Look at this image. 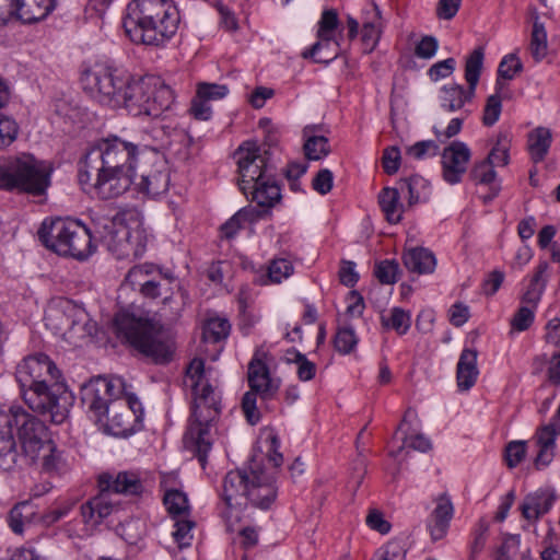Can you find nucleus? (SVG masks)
Masks as SVG:
<instances>
[{
    "label": "nucleus",
    "instance_id": "obj_33",
    "mask_svg": "<svg viewBox=\"0 0 560 560\" xmlns=\"http://www.w3.org/2000/svg\"><path fill=\"white\" fill-rule=\"evenodd\" d=\"M319 126L308 125L303 129L304 152L308 160H320L327 156L330 152L328 139L318 135Z\"/></svg>",
    "mask_w": 560,
    "mask_h": 560
},
{
    "label": "nucleus",
    "instance_id": "obj_6",
    "mask_svg": "<svg viewBox=\"0 0 560 560\" xmlns=\"http://www.w3.org/2000/svg\"><path fill=\"white\" fill-rule=\"evenodd\" d=\"M114 326L119 338L154 362L165 363L172 359L175 343L159 322L120 312L114 318Z\"/></svg>",
    "mask_w": 560,
    "mask_h": 560
},
{
    "label": "nucleus",
    "instance_id": "obj_38",
    "mask_svg": "<svg viewBox=\"0 0 560 560\" xmlns=\"http://www.w3.org/2000/svg\"><path fill=\"white\" fill-rule=\"evenodd\" d=\"M399 188L401 191H407L408 203L413 206L419 202H424L430 197L429 182L420 175H412L408 178H404L399 182Z\"/></svg>",
    "mask_w": 560,
    "mask_h": 560
},
{
    "label": "nucleus",
    "instance_id": "obj_14",
    "mask_svg": "<svg viewBox=\"0 0 560 560\" xmlns=\"http://www.w3.org/2000/svg\"><path fill=\"white\" fill-rule=\"evenodd\" d=\"M139 215L135 210H126L113 217L97 215L93 220L96 237L117 259L128 258V252L131 250L128 245L131 233L129 219H138Z\"/></svg>",
    "mask_w": 560,
    "mask_h": 560
},
{
    "label": "nucleus",
    "instance_id": "obj_24",
    "mask_svg": "<svg viewBox=\"0 0 560 560\" xmlns=\"http://www.w3.org/2000/svg\"><path fill=\"white\" fill-rule=\"evenodd\" d=\"M435 508L431 514L429 529L433 540L443 538L450 526V522L454 514V506L451 498L443 493L435 500Z\"/></svg>",
    "mask_w": 560,
    "mask_h": 560
},
{
    "label": "nucleus",
    "instance_id": "obj_8",
    "mask_svg": "<svg viewBox=\"0 0 560 560\" xmlns=\"http://www.w3.org/2000/svg\"><path fill=\"white\" fill-rule=\"evenodd\" d=\"M49 177L50 174L43 162L33 155H23L0 167V188L40 196L50 184Z\"/></svg>",
    "mask_w": 560,
    "mask_h": 560
},
{
    "label": "nucleus",
    "instance_id": "obj_15",
    "mask_svg": "<svg viewBox=\"0 0 560 560\" xmlns=\"http://www.w3.org/2000/svg\"><path fill=\"white\" fill-rule=\"evenodd\" d=\"M267 151L256 141H245L235 152L240 174V188L248 196L249 187L271 176L272 168L268 164Z\"/></svg>",
    "mask_w": 560,
    "mask_h": 560
},
{
    "label": "nucleus",
    "instance_id": "obj_60",
    "mask_svg": "<svg viewBox=\"0 0 560 560\" xmlns=\"http://www.w3.org/2000/svg\"><path fill=\"white\" fill-rule=\"evenodd\" d=\"M174 526L175 530L173 532V537L178 544V547L184 548L189 546L192 539L191 529L194 527V522L178 517L176 518Z\"/></svg>",
    "mask_w": 560,
    "mask_h": 560
},
{
    "label": "nucleus",
    "instance_id": "obj_16",
    "mask_svg": "<svg viewBox=\"0 0 560 560\" xmlns=\"http://www.w3.org/2000/svg\"><path fill=\"white\" fill-rule=\"evenodd\" d=\"M483 48L478 47L474 49L467 57L465 62V79L468 83V89L465 90L463 85L450 84L442 89V107L455 112L460 109L466 102L471 101L475 95V90L479 81L483 65Z\"/></svg>",
    "mask_w": 560,
    "mask_h": 560
},
{
    "label": "nucleus",
    "instance_id": "obj_44",
    "mask_svg": "<svg viewBox=\"0 0 560 560\" xmlns=\"http://www.w3.org/2000/svg\"><path fill=\"white\" fill-rule=\"evenodd\" d=\"M173 281V277L161 271V277H153V279L148 280V283H145L139 291L145 298L156 299L163 293L167 294L171 291V284Z\"/></svg>",
    "mask_w": 560,
    "mask_h": 560
},
{
    "label": "nucleus",
    "instance_id": "obj_11",
    "mask_svg": "<svg viewBox=\"0 0 560 560\" xmlns=\"http://www.w3.org/2000/svg\"><path fill=\"white\" fill-rule=\"evenodd\" d=\"M135 172L106 170L96 165H79L78 178L82 189L94 191L101 199H113L125 194L133 184Z\"/></svg>",
    "mask_w": 560,
    "mask_h": 560
},
{
    "label": "nucleus",
    "instance_id": "obj_39",
    "mask_svg": "<svg viewBox=\"0 0 560 560\" xmlns=\"http://www.w3.org/2000/svg\"><path fill=\"white\" fill-rule=\"evenodd\" d=\"M551 132L548 128L538 127L528 135V151L532 160L538 163L545 159L551 144Z\"/></svg>",
    "mask_w": 560,
    "mask_h": 560
},
{
    "label": "nucleus",
    "instance_id": "obj_22",
    "mask_svg": "<svg viewBox=\"0 0 560 560\" xmlns=\"http://www.w3.org/2000/svg\"><path fill=\"white\" fill-rule=\"evenodd\" d=\"M556 500L555 490L549 488L538 489L528 493L520 506L522 516L530 523H536L551 510Z\"/></svg>",
    "mask_w": 560,
    "mask_h": 560
},
{
    "label": "nucleus",
    "instance_id": "obj_62",
    "mask_svg": "<svg viewBox=\"0 0 560 560\" xmlns=\"http://www.w3.org/2000/svg\"><path fill=\"white\" fill-rule=\"evenodd\" d=\"M526 442L512 441L505 447V460L510 468L516 467L525 457Z\"/></svg>",
    "mask_w": 560,
    "mask_h": 560
},
{
    "label": "nucleus",
    "instance_id": "obj_23",
    "mask_svg": "<svg viewBox=\"0 0 560 560\" xmlns=\"http://www.w3.org/2000/svg\"><path fill=\"white\" fill-rule=\"evenodd\" d=\"M117 505L112 501L108 494L101 490V493L81 505V516L83 523L90 527H96L104 518L109 516Z\"/></svg>",
    "mask_w": 560,
    "mask_h": 560
},
{
    "label": "nucleus",
    "instance_id": "obj_52",
    "mask_svg": "<svg viewBox=\"0 0 560 560\" xmlns=\"http://www.w3.org/2000/svg\"><path fill=\"white\" fill-rule=\"evenodd\" d=\"M373 12H374L373 20L371 22H365L363 24V28H362L363 42H365L366 44H370L372 47H374L377 44V42L380 39V35H381V27H382L381 15H380L381 13L376 5L373 8Z\"/></svg>",
    "mask_w": 560,
    "mask_h": 560
},
{
    "label": "nucleus",
    "instance_id": "obj_27",
    "mask_svg": "<svg viewBox=\"0 0 560 560\" xmlns=\"http://www.w3.org/2000/svg\"><path fill=\"white\" fill-rule=\"evenodd\" d=\"M72 323L69 326V334H66L65 339L73 345L79 346L82 341L90 338L94 330L95 325L89 319L86 312L79 306H68Z\"/></svg>",
    "mask_w": 560,
    "mask_h": 560
},
{
    "label": "nucleus",
    "instance_id": "obj_54",
    "mask_svg": "<svg viewBox=\"0 0 560 560\" xmlns=\"http://www.w3.org/2000/svg\"><path fill=\"white\" fill-rule=\"evenodd\" d=\"M399 265L396 260H383L376 265L375 276L381 283L393 284L398 280Z\"/></svg>",
    "mask_w": 560,
    "mask_h": 560
},
{
    "label": "nucleus",
    "instance_id": "obj_13",
    "mask_svg": "<svg viewBox=\"0 0 560 560\" xmlns=\"http://www.w3.org/2000/svg\"><path fill=\"white\" fill-rule=\"evenodd\" d=\"M247 378L250 389L243 396L242 409L247 421L256 424L260 417L256 406L257 397L262 400L272 399L280 388V380L271 377L267 364L256 357L248 364Z\"/></svg>",
    "mask_w": 560,
    "mask_h": 560
},
{
    "label": "nucleus",
    "instance_id": "obj_34",
    "mask_svg": "<svg viewBox=\"0 0 560 560\" xmlns=\"http://www.w3.org/2000/svg\"><path fill=\"white\" fill-rule=\"evenodd\" d=\"M19 20L34 23L45 19L56 7V0H18Z\"/></svg>",
    "mask_w": 560,
    "mask_h": 560
},
{
    "label": "nucleus",
    "instance_id": "obj_30",
    "mask_svg": "<svg viewBox=\"0 0 560 560\" xmlns=\"http://www.w3.org/2000/svg\"><path fill=\"white\" fill-rule=\"evenodd\" d=\"M402 260L409 271L418 275L432 273L436 267L434 254L423 247H415L406 250Z\"/></svg>",
    "mask_w": 560,
    "mask_h": 560
},
{
    "label": "nucleus",
    "instance_id": "obj_56",
    "mask_svg": "<svg viewBox=\"0 0 560 560\" xmlns=\"http://www.w3.org/2000/svg\"><path fill=\"white\" fill-rule=\"evenodd\" d=\"M229 93V88L224 84L201 82L197 86L198 96L207 102L219 101L225 97Z\"/></svg>",
    "mask_w": 560,
    "mask_h": 560
},
{
    "label": "nucleus",
    "instance_id": "obj_40",
    "mask_svg": "<svg viewBox=\"0 0 560 560\" xmlns=\"http://www.w3.org/2000/svg\"><path fill=\"white\" fill-rule=\"evenodd\" d=\"M547 270L548 264L546 261H540L529 281V284L527 285V289L521 298L523 304L534 308L537 307L546 285V281L542 279V276Z\"/></svg>",
    "mask_w": 560,
    "mask_h": 560
},
{
    "label": "nucleus",
    "instance_id": "obj_46",
    "mask_svg": "<svg viewBox=\"0 0 560 560\" xmlns=\"http://www.w3.org/2000/svg\"><path fill=\"white\" fill-rule=\"evenodd\" d=\"M39 458H42L43 470L48 474H62L67 470V465L52 442H50V450H43Z\"/></svg>",
    "mask_w": 560,
    "mask_h": 560
},
{
    "label": "nucleus",
    "instance_id": "obj_53",
    "mask_svg": "<svg viewBox=\"0 0 560 560\" xmlns=\"http://www.w3.org/2000/svg\"><path fill=\"white\" fill-rule=\"evenodd\" d=\"M497 176L494 166L486 159L476 162L470 171V177L478 184H491Z\"/></svg>",
    "mask_w": 560,
    "mask_h": 560
},
{
    "label": "nucleus",
    "instance_id": "obj_55",
    "mask_svg": "<svg viewBox=\"0 0 560 560\" xmlns=\"http://www.w3.org/2000/svg\"><path fill=\"white\" fill-rule=\"evenodd\" d=\"M486 160L489 161V163L494 167L508 165L509 147L506 144V137L504 135L499 136L495 145L492 148Z\"/></svg>",
    "mask_w": 560,
    "mask_h": 560
},
{
    "label": "nucleus",
    "instance_id": "obj_31",
    "mask_svg": "<svg viewBox=\"0 0 560 560\" xmlns=\"http://www.w3.org/2000/svg\"><path fill=\"white\" fill-rule=\"evenodd\" d=\"M68 306H77L71 301L65 300L49 306L45 315L46 326L55 334L65 338L69 334V326L72 323Z\"/></svg>",
    "mask_w": 560,
    "mask_h": 560
},
{
    "label": "nucleus",
    "instance_id": "obj_58",
    "mask_svg": "<svg viewBox=\"0 0 560 560\" xmlns=\"http://www.w3.org/2000/svg\"><path fill=\"white\" fill-rule=\"evenodd\" d=\"M406 153L417 160L435 156L439 153V144L433 140L419 141L408 147Z\"/></svg>",
    "mask_w": 560,
    "mask_h": 560
},
{
    "label": "nucleus",
    "instance_id": "obj_3",
    "mask_svg": "<svg viewBox=\"0 0 560 560\" xmlns=\"http://www.w3.org/2000/svg\"><path fill=\"white\" fill-rule=\"evenodd\" d=\"M81 399L95 421L115 436L131 434L143 415L140 401L124 393L120 377L91 380L82 386Z\"/></svg>",
    "mask_w": 560,
    "mask_h": 560
},
{
    "label": "nucleus",
    "instance_id": "obj_37",
    "mask_svg": "<svg viewBox=\"0 0 560 560\" xmlns=\"http://www.w3.org/2000/svg\"><path fill=\"white\" fill-rule=\"evenodd\" d=\"M264 213L265 211L252 207L241 209L221 226V235L226 240L233 238L243 223L257 221L264 217Z\"/></svg>",
    "mask_w": 560,
    "mask_h": 560
},
{
    "label": "nucleus",
    "instance_id": "obj_20",
    "mask_svg": "<svg viewBox=\"0 0 560 560\" xmlns=\"http://www.w3.org/2000/svg\"><path fill=\"white\" fill-rule=\"evenodd\" d=\"M18 456L11 408L0 410V471L11 470L16 465Z\"/></svg>",
    "mask_w": 560,
    "mask_h": 560
},
{
    "label": "nucleus",
    "instance_id": "obj_17",
    "mask_svg": "<svg viewBox=\"0 0 560 560\" xmlns=\"http://www.w3.org/2000/svg\"><path fill=\"white\" fill-rule=\"evenodd\" d=\"M15 377L21 389H25L59 378V370L55 363L43 353L24 358L16 366Z\"/></svg>",
    "mask_w": 560,
    "mask_h": 560
},
{
    "label": "nucleus",
    "instance_id": "obj_12",
    "mask_svg": "<svg viewBox=\"0 0 560 560\" xmlns=\"http://www.w3.org/2000/svg\"><path fill=\"white\" fill-rule=\"evenodd\" d=\"M11 416L25 458L30 464L36 463L43 450H50L47 427L20 406L11 407Z\"/></svg>",
    "mask_w": 560,
    "mask_h": 560
},
{
    "label": "nucleus",
    "instance_id": "obj_4",
    "mask_svg": "<svg viewBox=\"0 0 560 560\" xmlns=\"http://www.w3.org/2000/svg\"><path fill=\"white\" fill-rule=\"evenodd\" d=\"M152 80L147 77L132 80L122 71L95 65L81 75L83 90L98 103L125 107L133 116H142L145 102L152 95Z\"/></svg>",
    "mask_w": 560,
    "mask_h": 560
},
{
    "label": "nucleus",
    "instance_id": "obj_29",
    "mask_svg": "<svg viewBox=\"0 0 560 560\" xmlns=\"http://www.w3.org/2000/svg\"><path fill=\"white\" fill-rule=\"evenodd\" d=\"M139 177V182L135 183L138 190L151 197L160 196L168 189L170 176L164 168L143 170Z\"/></svg>",
    "mask_w": 560,
    "mask_h": 560
},
{
    "label": "nucleus",
    "instance_id": "obj_50",
    "mask_svg": "<svg viewBox=\"0 0 560 560\" xmlns=\"http://www.w3.org/2000/svg\"><path fill=\"white\" fill-rule=\"evenodd\" d=\"M530 49L537 60L544 58L547 52V34L542 23L538 21L533 25Z\"/></svg>",
    "mask_w": 560,
    "mask_h": 560
},
{
    "label": "nucleus",
    "instance_id": "obj_42",
    "mask_svg": "<svg viewBox=\"0 0 560 560\" xmlns=\"http://www.w3.org/2000/svg\"><path fill=\"white\" fill-rule=\"evenodd\" d=\"M153 277H161V269L153 264H142L132 267L128 271L125 281L133 289L140 290Z\"/></svg>",
    "mask_w": 560,
    "mask_h": 560
},
{
    "label": "nucleus",
    "instance_id": "obj_43",
    "mask_svg": "<svg viewBox=\"0 0 560 560\" xmlns=\"http://www.w3.org/2000/svg\"><path fill=\"white\" fill-rule=\"evenodd\" d=\"M381 320L385 328L393 329L398 335H405L411 325L410 314L400 307L392 308L389 314L382 315Z\"/></svg>",
    "mask_w": 560,
    "mask_h": 560
},
{
    "label": "nucleus",
    "instance_id": "obj_10",
    "mask_svg": "<svg viewBox=\"0 0 560 560\" xmlns=\"http://www.w3.org/2000/svg\"><path fill=\"white\" fill-rule=\"evenodd\" d=\"M24 401L31 409L39 413H49L51 421L61 423L72 405V395L66 385L55 378L40 382L22 390Z\"/></svg>",
    "mask_w": 560,
    "mask_h": 560
},
{
    "label": "nucleus",
    "instance_id": "obj_41",
    "mask_svg": "<svg viewBox=\"0 0 560 560\" xmlns=\"http://www.w3.org/2000/svg\"><path fill=\"white\" fill-rule=\"evenodd\" d=\"M130 225L129 229L131 231L130 237H128V245L131 247V250L128 252V258H138L141 257L147 249V234L143 228V223L141 218L138 219H129Z\"/></svg>",
    "mask_w": 560,
    "mask_h": 560
},
{
    "label": "nucleus",
    "instance_id": "obj_51",
    "mask_svg": "<svg viewBox=\"0 0 560 560\" xmlns=\"http://www.w3.org/2000/svg\"><path fill=\"white\" fill-rule=\"evenodd\" d=\"M523 66L514 54L506 55L500 62L498 68L497 85H500L501 79L512 80L514 75L522 70Z\"/></svg>",
    "mask_w": 560,
    "mask_h": 560
},
{
    "label": "nucleus",
    "instance_id": "obj_48",
    "mask_svg": "<svg viewBox=\"0 0 560 560\" xmlns=\"http://www.w3.org/2000/svg\"><path fill=\"white\" fill-rule=\"evenodd\" d=\"M294 271L291 261L284 258H276L270 261L267 269V279L264 283H280L288 279Z\"/></svg>",
    "mask_w": 560,
    "mask_h": 560
},
{
    "label": "nucleus",
    "instance_id": "obj_57",
    "mask_svg": "<svg viewBox=\"0 0 560 560\" xmlns=\"http://www.w3.org/2000/svg\"><path fill=\"white\" fill-rule=\"evenodd\" d=\"M334 342L338 352L348 354L357 346L358 339L351 328H341L337 331Z\"/></svg>",
    "mask_w": 560,
    "mask_h": 560
},
{
    "label": "nucleus",
    "instance_id": "obj_26",
    "mask_svg": "<svg viewBox=\"0 0 560 560\" xmlns=\"http://www.w3.org/2000/svg\"><path fill=\"white\" fill-rule=\"evenodd\" d=\"M38 518L36 505L31 501H22L10 510L7 523L14 534L23 535Z\"/></svg>",
    "mask_w": 560,
    "mask_h": 560
},
{
    "label": "nucleus",
    "instance_id": "obj_59",
    "mask_svg": "<svg viewBox=\"0 0 560 560\" xmlns=\"http://www.w3.org/2000/svg\"><path fill=\"white\" fill-rule=\"evenodd\" d=\"M535 310L528 305H522L513 318L511 319V326L516 331H524L528 329L535 318Z\"/></svg>",
    "mask_w": 560,
    "mask_h": 560
},
{
    "label": "nucleus",
    "instance_id": "obj_19",
    "mask_svg": "<svg viewBox=\"0 0 560 560\" xmlns=\"http://www.w3.org/2000/svg\"><path fill=\"white\" fill-rule=\"evenodd\" d=\"M339 24L338 14L335 10H325L318 22L317 37L318 40L308 49L303 51V58H313L316 62H329L337 57V50L326 56L319 52L324 48H328L330 42L335 40V31Z\"/></svg>",
    "mask_w": 560,
    "mask_h": 560
},
{
    "label": "nucleus",
    "instance_id": "obj_7",
    "mask_svg": "<svg viewBox=\"0 0 560 560\" xmlns=\"http://www.w3.org/2000/svg\"><path fill=\"white\" fill-rule=\"evenodd\" d=\"M37 234L46 248L61 256L83 260L95 250L90 230L78 220L69 218L45 220Z\"/></svg>",
    "mask_w": 560,
    "mask_h": 560
},
{
    "label": "nucleus",
    "instance_id": "obj_64",
    "mask_svg": "<svg viewBox=\"0 0 560 560\" xmlns=\"http://www.w3.org/2000/svg\"><path fill=\"white\" fill-rule=\"evenodd\" d=\"M502 103L501 97L498 94L490 95L487 100V104L483 113V124L486 126L494 125L501 114Z\"/></svg>",
    "mask_w": 560,
    "mask_h": 560
},
{
    "label": "nucleus",
    "instance_id": "obj_28",
    "mask_svg": "<svg viewBox=\"0 0 560 560\" xmlns=\"http://www.w3.org/2000/svg\"><path fill=\"white\" fill-rule=\"evenodd\" d=\"M248 195L252 196V201L256 202L262 211L264 215L267 213V209L273 207L281 199L280 187L277 184L273 174L257 185L249 187Z\"/></svg>",
    "mask_w": 560,
    "mask_h": 560
},
{
    "label": "nucleus",
    "instance_id": "obj_36",
    "mask_svg": "<svg viewBox=\"0 0 560 560\" xmlns=\"http://www.w3.org/2000/svg\"><path fill=\"white\" fill-rule=\"evenodd\" d=\"M378 202L386 220L389 223L396 224L400 222L404 213V206L400 202L398 188H384L378 196Z\"/></svg>",
    "mask_w": 560,
    "mask_h": 560
},
{
    "label": "nucleus",
    "instance_id": "obj_35",
    "mask_svg": "<svg viewBox=\"0 0 560 560\" xmlns=\"http://www.w3.org/2000/svg\"><path fill=\"white\" fill-rule=\"evenodd\" d=\"M536 443L538 453L535 458V466L537 469L547 467L555 457L556 447V432L550 425L542 428L536 434Z\"/></svg>",
    "mask_w": 560,
    "mask_h": 560
},
{
    "label": "nucleus",
    "instance_id": "obj_18",
    "mask_svg": "<svg viewBox=\"0 0 560 560\" xmlns=\"http://www.w3.org/2000/svg\"><path fill=\"white\" fill-rule=\"evenodd\" d=\"M470 158V149L464 142L454 141L445 147L441 153L442 178L450 185L460 183Z\"/></svg>",
    "mask_w": 560,
    "mask_h": 560
},
{
    "label": "nucleus",
    "instance_id": "obj_21",
    "mask_svg": "<svg viewBox=\"0 0 560 560\" xmlns=\"http://www.w3.org/2000/svg\"><path fill=\"white\" fill-rule=\"evenodd\" d=\"M98 486L108 497L110 493L140 494L143 491V483L133 471L104 472L98 477Z\"/></svg>",
    "mask_w": 560,
    "mask_h": 560
},
{
    "label": "nucleus",
    "instance_id": "obj_61",
    "mask_svg": "<svg viewBox=\"0 0 560 560\" xmlns=\"http://www.w3.org/2000/svg\"><path fill=\"white\" fill-rule=\"evenodd\" d=\"M378 557L385 560H405L406 548L402 540L394 539L377 550Z\"/></svg>",
    "mask_w": 560,
    "mask_h": 560
},
{
    "label": "nucleus",
    "instance_id": "obj_25",
    "mask_svg": "<svg viewBox=\"0 0 560 560\" xmlns=\"http://www.w3.org/2000/svg\"><path fill=\"white\" fill-rule=\"evenodd\" d=\"M174 102L173 91L159 78L152 80V95L145 102L142 116L152 118L160 117L165 110L170 109Z\"/></svg>",
    "mask_w": 560,
    "mask_h": 560
},
{
    "label": "nucleus",
    "instance_id": "obj_2",
    "mask_svg": "<svg viewBox=\"0 0 560 560\" xmlns=\"http://www.w3.org/2000/svg\"><path fill=\"white\" fill-rule=\"evenodd\" d=\"M217 382L211 377V370L205 369L201 359H194L186 369L185 387L192 393L191 417L185 434V444L205 466L212 447L211 428L221 411V395Z\"/></svg>",
    "mask_w": 560,
    "mask_h": 560
},
{
    "label": "nucleus",
    "instance_id": "obj_47",
    "mask_svg": "<svg viewBox=\"0 0 560 560\" xmlns=\"http://www.w3.org/2000/svg\"><path fill=\"white\" fill-rule=\"evenodd\" d=\"M164 504L174 518L185 516L188 513L187 497L178 490L167 491L164 495Z\"/></svg>",
    "mask_w": 560,
    "mask_h": 560
},
{
    "label": "nucleus",
    "instance_id": "obj_32",
    "mask_svg": "<svg viewBox=\"0 0 560 560\" xmlns=\"http://www.w3.org/2000/svg\"><path fill=\"white\" fill-rule=\"evenodd\" d=\"M477 351L464 349L457 363V385L460 390L471 388L478 377Z\"/></svg>",
    "mask_w": 560,
    "mask_h": 560
},
{
    "label": "nucleus",
    "instance_id": "obj_1",
    "mask_svg": "<svg viewBox=\"0 0 560 560\" xmlns=\"http://www.w3.org/2000/svg\"><path fill=\"white\" fill-rule=\"evenodd\" d=\"M268 462L272 464V469H267L264 465L262 455H254L247 467L232 470L226 474L223 480V500L226 510L222 513L226 521L228 530H233V522H238L240 510L247 503L266 510L277 498V487L275 485V470L280 467L283 460L282 454L277 451L279 441L276 435H270Z\"/></svg>",
    "mask_w": 560,
    "mask_h": 560
},
{
    "label": "nucleus",
    "instance_id": "obj_49",
    "mask_svg": "<svg viewBox=\"0 0 560 560\" xmlns=\"http://www.w3.org/2000/svg\"><path fill=\"white\" fill-rule=\"evenodd\" d=\"M19 125L16 121L0 113V149L11 145L18 138Z\"/></svg>",
    "mask_w": 560,
    "mask_h": 560
},
{
    "label": "nucleus",
    "instance_id": "obj_9",
    "mask_svg": "<svg viewBox=\"0 0 560 560\" xmlns=\"http://www.w3.org/2000/svg\"><path fill=\"white\" fill-rule=\"evenodd\" d=\"M138 148L117 136L100 139L79 165L135 172Z\"/></svg>",
    "mask_w": 560,
    "mask_h": 560
},
{
    "label": "nucleus",
    "instance_id": "obj_5",
    "mask_svg": "<svg viewBox=\"0 0 560 560\" xmlns=\"http://www.w3.org/2000/svg\"><path fill=\"white\" fill-rule=\"evenodd\" d=\"M179 23V10L173 0H132L122 25L132 43L160 47L174 37Z\"/></svg>",
    "mask_w": 560,
    "mask_h": 560
},
{
    "label": "nucleus",
    "instance_id": "obj_63",
    "mask_svg": "<svg viewBox=\"0 0 560 560\" xmlns=\"http://www.w3.org/2000/svg\"><path fill=\"white\" fill-rule=\"evenodd\" d=\"M456 67V60L454 58H447L432 65L428 70V75L432 81H439L450 77Z\"/></svg>",
    "mask_w": 560,
    "mask_h": 560
},
{
    "label": "nucleus",
    "instance_id": "obj_45",
    "mask_svg": "<svg viewBox=\"0 0 560 560\" xmlns=\"http://www.w3.org/2000/svg\"><path fill=\"white\" fill-rule=\"evenodd\" d=\"M230 329L231 325L228 319L210 318L203 328V338L206 341L219 342L229 336Z\"/></svg>",
    "mask_w": 560,
    "mask_h": 560
}]
</instances>
